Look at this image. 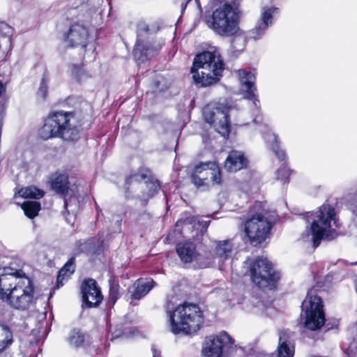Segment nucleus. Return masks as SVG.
I'll list each match as a JSON object with an SVG mask.
<instances>
[{
    "label": "nucleus",
    "instance_id": "1",
    "mask_svg": "<svg viewBox=\"0 0 357 357\" xmlns=\"http://www.w3.org/2000/svg\"><path fill=\"white\" fill-rule=\"evenodd\" d=\"M0 298L12 307L25 310L33 301L34 287L21 269L4 267L0 270Z\"/></svg>",
    "mask_w": 357,
    "mask_h": 357
},
{
    "label": "nucleus",
    "instance_id": "2",
    "mask_svg": "<svg viewBox=\"0 0 357 357\" xmlns=\"http://www.w3.org/2000/svg\"><path fill=\"white\" fill-rule=\"evenodd\" d=\"M173 309V304L168 301L166 305V311L172 333L192 335L200 328L204 319L197 305L185 302L178 305L175 310Z\"/></svg>",
    "mask_w": 357,
    "mask_h": 357
},
{
    "label": "nucleus",
    "instance_id": "3",
    "mask_svg": "<svg viewBox=\"0 0 357 357\" xmlns=\"http://www.w3.org/2000/svg\"><path fill=\"white\" fill-rule=\"evenodd\" d=\"M225 63L219 52L204 51L195 56L191 68L192 79L201 86L212 85L222 76Z\"/></svg>",
    "mask_w": 357,
    "mask_h": 357
},
{
    "label": "nucleus",
    "instance_id": "4",
    "mask_svg": "<svg viewBox=\"0 0 357 357\" xmlns=\"http://www.w3.org/2000/svg\"><path fill=\"white\" fill-rule=\"evenodd\" d=\"M74 120L75 113L73 112H52L39 129L38 136L44 140L59 137L65 141H75L79 137V130Z\"/></svg>",
    "mask_w": 357,
    "mask_h": 357
},
{
    "label": "nucleus",
    "instance_id": "5",
    "mask_svg": "<svg viewBox=\"0 0 357 357\" xmlns=\"http://www.w3.org/2000/svg\"><path fill=\"white\" fill-rule=\"evenodd\" d=\"M308 220H312L311 232L313 246L317 248L322 239L331 241L337 235L340 227L335 208L328 203H324L314 213H307Z\"/></svg>",
    "mask_w": 357,
    "mask_h": 357
},
{
    "label": "nucleus",
    "instance_id": "6",
    "mask_svg": "<svg viewBox=\"0 0 357 357\" xmlns=\"http://www.w3.org/2000/svg\"><path fill=\"white\" fill-rule=\"evenodd\" d=\"M240 10L238 7L222 5L206 16L205 22L215 33L222 37H229L239 28Z\"/></svg>",
    "mask_w": 357,
    "mask_h": 357
},
{
    "label": "nucleus",
    "instance_id": "7",
    "mask_svg": "<svg viewBox=\"0 0 357 357\" xmlns=\"http://www.w3.org/2000/svg\"><path fill=\"white\" fill-rule=\"evenodd\" d=\"M251 281L260 289H273L280 279V273L275 271L267 258L258 257L249 267Z\"/></svg>",
    "mask_w": 357,
    "mask_h": 357
},
{
    "label": "nucleus",
    "instance_id": "8",
    "mask_svg": "<svg viewBox=\"0 0 357 357\" xmlns=\"http://www.w3.org/2000/svg\"><path fill=\"white\" fill-rule=\"evenodd\" d=\"M312 291L307 292L305 299L301 305V318L303 326L310 331L319 330L326 322L323 303L321 298L312 295Z\"/></svg>",
    "mask_w": 357,
    "mask_h": 357
},
{
    "label": "nucleus",
    "instance_id": "9",
    "mask_svg": "<svg viewBox=\"0 0 357 357\" xmlns=\"http://www.w3.org/2000/svg\"><path fill=\"white\" fill-rule=\"evenodd\" d=\"M229 110V107L221 102L208 104L203 109L205 121L225 138L229 137L230 132Z\"/></svg>",
    "mask_w": 357,
    "mask_h": 357
},
{
    "label": "nucleus",
    "instance_id": "10",
    "mask_svg": "<svg viewBox=\"0 0 357 357\" xmlns=\"http://www.w3.org/2000/svg\"><path fill=\"white\" fill-rule=\"evenodd\" d=\"M271 228V223L264 217L263 212L252 215L244 223L245 236L254 246L260 245L270 236Z\"/></svg>",
    "mask_w": 357,
    "mask_h": 357
},
{
    "label": "nucleus",
    "instance_id": "11",
    "mask_svg": "<svg viewBox=\"0 0 357 357\" xmlns=\"http://www.w3.org/2000/svg\"><path fill=\"white\" fill-rule=\"evenodd\" d=\"M211 250L205 252V260L201 262V268H206L213 264H217L219 269L222 266L233 253L234 243L231 239L212 241Z\"/></svg>",
    "mask_w": 357,
    "mask_h": 357
},
{
    "label": "nucleus",
    "instance_id": "12",
    "mask_svg": "<svg viewBox=\"0 0 357 357\" xmlns=\"http://www.w3.org/2000/svg\"><path fill=\"white\" fill-rule=\"evenodd\" d=\"M234 344V340L225 331H222L206 338L202 353L205 357H222L223 352H228Z\"/></svg>",
    "mask_w": 357,
    "mask_h": 357
},
{
    "label": "nucleus",
    "instance_id": "13",
    "mask_svg": "<svg viewBox=\"0 0 357 357\" xmlns=\"http://www.w3.org/2000/svg\"><path fill=\"white\" fill-rule=\"evenodd\" d=\"M149 31V26L144 22H139L137 26V40L133 50V55L139 62H144L150 57L155 56L161 47H153L151 43L144 42L140 39L143 33Z\"/></svg>",
    "mask_w": 357,
    "mask_h": 357
},
{
    "label": "nucleus",
    "instance_id": "14",
    "mask_svg": "<svg viewBox=\"0 0 357 357\" xmlns=\"http://www.w3.org/2000/svg\"><path fill=\"white\" fill-rule=\"evenodd\" d=\"M83 305L86 307H98L103 299L100 288L95 280H84L81 285Z\"/></svg>",
    "mask_w": 357,
    "mask_h": 357
},
{
    "label": "nucleus",
    "instance_id": "15",
    "mask_svg": "<svg viewBox=\"0 0 357 357\" xmlns=\"http://www.w3.org/2000/svg\"><path fill=\"white\" fill-rule=\"evenodd\" d=\"M277 12L278 8L275 7L263 8L259 20L255 26L247 33L249 39L254 40L261 39L268 27L273 24V16Z\"/></svg>",
    "mask_w": 357,
    "mask_h": 357
},
{
    "label": "nucleus",
    "instance_id": "16",
    "mask_svg": "<svg viewBox=\"0 0 357 357\" xmlns=\"http://www.w3.org/2000/svg\"><path fill=\"white\" fill-rule=\"evenodd\" d=\"M89 38V31L82 24H73L68 33L65 36V40L70 47L81 46L86 47Z\"/></svg>",
    "mask_w": 357,
    "mask_h": 357
},
{
    "label": "nucleus",
    "instance_id": "17",
    "mask_svg": "<svg viewBox=\"0 0 357 357\" xmlns=\"http://www.w3.org/2000/svg\"><path fill=\"white\" fill-rule=\"evenodd\" d=\"M176 252L183 263L188 264L195 261L200 268L201 262L205 260V255L202 256L197 253L195 245L192 242L185 241L178 243Z\"/></svg>",
    "mask_w": 357,
    "mask_h": 357
},
{
    "label": "nucleus",
    "instance_id": "18",
    "mask_svg": "<svg viewBox=\"0 0 357 357\" xmlns=\"http://www.w3.org/2000/svg\"><path fill=\"white\" fill-rule=\"evenodd\" d=\"M238 76L241 84L245 88V98L253 101V104L258 110L259 108V100L256 94L255 76L254 74L247 72L243 69L238 70Z\"/></svg>",
    "mask_w": 357,
    "mask_h": 357
},
{
    "label": "nucleus",
    "instance_id": "19",
    "mask_svg": "<svg viewBox=\"0 0 357 357\" xmlns=\"http://www.w3.org/2000/svg\"><path fill=\"white\" fill-rule=\"evenodd\" d=\"M215 166V162H200L195 165L191 174V180L195 185L197 188L208 185L206 181L210 175L205 172H208L210 168H214Z\"/></svg>",
    "mask_w": 357,
    "mask_h": 357
},
{
    "label": "nucleus",
    "instance_id": "20",
    "mask_svg": "<svg viewBox=\"0 0 357 357\" xmlns=\"http://www.w3.org/2000/svg\"><path fill=\"white\" fill-rule=\"evenodd\" d=\"M232 37L231 40V45L229 49V54L232 57H236L240 53H241L246 45L248 40H250L247 33L243 32L238 28V31L230 36Z\"/></svg>",
    "mask_w": 357,
    "mask_h": 357
},
{
    "label": "nucleus",
    "instance_id": "21",
    "mask_svg": "<svg viewBox=\"0 0 357 357\" xmlns=\"http://www.w3.org/2000/svg\"><path fill=\"white\" fill-rule=\"evenodd\" d=\"M247 162V159L241 152L231 151L225 162V167L229 172H236L246 167Z\"/></svg>",
    "mask_w": 357,
    "mask_h": 357
},
{
    "label": "nucleus",
    "instance_id": "22",
    "mask_svg": "<svg viewBox=\"0 0 357 357\" xmlns=\"http://www.w3.org/2000/svg\"><path fill=\"white\" fill-rule=\"evenodd\" d=\"M294 351V345L289 333L285 331H281L278 347V357H293Z\"/></svg>",
    "mask_w": 357,
    "mask_h": 357
},
{
    "label": "nucleus",
    "instance_id": "23",
    "mask_svg": "<svg viewBox=\"0 0 357 357\" xmlns=\"http://www.w3.org/2000/svg\"><path fill=\"white\" fill-rule=\"evenodd\" d=\"M154 284L153 280L144 281L142 279L136 280L129 290L131 293V300L141 299L152 289Z\"/></svg>",
    "mask_w": 357,
    "mask_h": 357
},
{
    "label": "nucleus",
    "instance_id": "24",
    "mask_svg": "<svg viewBox=\"0 0 357 357\" xmlns=\"http://www.w3.org/2000/svg\"><path fill=\"white\" fill-rule=\"evenodd\" d=\"M51 186L56 193L66 195L69 189L68 175L66 173L56 172L52 175Z\"/></svg>",
    "mask_w": 357,
    "mask_h": 357
},
{
    "label": "nucleus",
    "instance_id": "25",
    "mask_svg": "<svg viewBox=\"0 0 357 357\" xmlns=\"http://www.w3.org/2000/svg\"><path fill=\"white\" fill-rule=\"evenodd\" d=\"M196 222L197 216L192 215L188 212H184L181 213V217L175 224V231L181 234L183 230L195 227Z\"/></svg>",
    "mask_w": 357,
    "mask_h": 357
},
{
    "label": "nucleus",
    "instance_id": "26",
    "mask_svg": "<svg viewBox=\"0 0 357 357\" xmlns=\"http://www.w3.org/2000/svg\"><path fill=\"white\" fill-rule=\"evenodd\" d=\"M135 332V329L129 323L121 322L116 324L112 331V340L119 337L128 338L132 335Z\"/></svg>",
    "mask_w": 357,
    "mask_h": 357
},
{
    "label": "nucleus",
    "instance_id": "27",
    "mask_svg": "<svg viewBox=\"0 0 357 357\" xmlns=\"http://www.w3.org/2000/svg\"><path fill=\"white\" fill-rule=\"evenodd\" d=\"M145 183L148 188V192L142 195V200L146 204L149 199L152 198L159 192L160 184L159 181L151 174V172H150V177L146 178Z\"/></svg>",
    "mask_w": 357,
    "mask_h": 357
},
{
    "label": "nucleus",
    "instance_id": "28",
    "mask_svg": "<svg viewBox=\"0 0 357 357\" xmlns=\"http://www.w3.org/2000/svg\"><path fill=\"white\" fill-rule=\"evenodd\" d=\"M75 258L71 257L60 269L56 279L57 288L63 286V281L67 279L75 271Z\"/></svg>",
    "mask_w": 357,
    "mask_h": 357
},
{
    "label": "nucleus",
    "instance_id": "29",
    "mask_svg": "<svg viewBox=\"0 0 357 357\" xmlns=\"http://www.w3.org/2000/svg\"><path fill=\"white\" fill-rule=\"evenodd\" d=\"M109 298H108V305L110 307H113L116 303V301L120 297L119 293V283L117 278L114 275L110 276L109 280Z\"/></svg>",
    "mask_w": 357,
    "mask_h": 357
},
{
    "label": "nucleus",
    "instance_id": "30",
    "mask_svg": "<svg viewBox=\"0 0 357 357\" xmlns=\"http://www.w3.org/2000/svg\"><path fill=\"white\" fill-rule=\"evenodd\" d=\"M263 137L267 143H271L270 145L271 149L275 153L278 158L280 160H284L286 158V154L283 150L280 149L279 148L278 137L274 133L268 131L263 136Z\"/></svg>",
    "mask_w": 357,
    "mask_h": 357
},
{
    "label": "nucleus",
    "instance_id": "31",
    "mask_svg": "<svg viewBox=\"0 0 357 357\" xmlns=\"http://www.w3.org/2000/svg\"><path fill=\"white\" fill-rule=\"evenodd\" d=\"M13 342V333L10 328L0 324V352L6 349Z\"/></svg>",
    "mask_w": 357,
    "mask_h": 357
},
{
    "label": "nucleus",
    "instance_id": "32",
    "mask_svg": "<svg viewBox=\"0 0 357 357\" xmlns=\"http://www.w3.org/2000/svg\"><path fill=\"white\" fill-rule=\"evenodd\" d=\"M18 194L23 198L40 199L44 196V191L36 186L31 185L22 188L18 191Z\"/></svg>",
    "mask_w": 357,
    "mask_h": 357
},
{
    "label": "nucleus",
    "instance_id": "33",
    "mask_svg": "<svg viewBox=\"0 0 357 357\" xmlns=\"http://www.w3.org/2000/svg\"><path fill=\"white\" fill-rule=\"evenodd\" d=\"M24 214L29 218H35L40 210V204L36 201H26L21 205Z\"/></svg>",
    "mask_w": 357,
    "mask_h": 357
},
{
    "label": "nucleus",
    "instance_id": "34",
    "mask_svg": "<svg viewBox=\"0 0 357 357\" xmlns=\"http://www.w3.org/2000/svg\"><path fill=\"white\" fill-rule=\"evenodd\" d=\"M151 171L148 169H139L138 172L131 174L126 178V189H128V186L135 182H141L150 177Z\"/></svg>",
    "mask_w": 357,
    "mask_h": 357
},
{
    "label": "nucleus",
    "instance_id": "35",
    "mask_svg": "<svg viewBox=\"0 0 357 357\" xmlns=\"http://www.w3.org/2000/svg\"><path fill=\"white\" fill-rule=\"evenodd\" d=\"M349 332L353 336V340L347 347L344 343L342 349L347 357H351L354 355V351L357 349V322L349 327Z\"/></svg>",
    "mask_w": 357,
    "mask_h": 357
},
{
    "label": "nucleus",
    "instance_id": "36",
    "mask_svg": "<svg viewBox=\"0 0 357 357\" xmlns=\"http://www.w3.org/2000/svg\"><path fill=\"white\" fill-rule=\"evenodd\" d=\"M85 340L84 335L79 330L74 329L71 331L68 337L69 344L75 347L83 346Z\"/></svg>",
    "mask_w": 357,
    "mask_h": 357
},
{
    "label": "nucleus",
    "instance_id": "37",
    "mask_svg": "<svg viewBox=\"0 0 357 357\" xmlns=\"http://www.w3.org/2000/svg\"><path fill=\"white\" fill-rule=\"evenodd\" d=\"M48 82L49 79L46 74L43 75V77L40 81L38 90L37 91V97L40 98L42 100H45L48 94Z\"/></svg>",
    "mask_w": 357,
    "mask_h": 357
},
{
    "label": "nucleus",
    "instance_id": "38",
    "mask_svg": "<svg viewBox=\"0 0 357 357\" xmlns=\"http://www.w3.org/2000/svg\"><path fill=\"white\" fill-rule=\"evenodd\" d=\"M291 170L284 164L276 172V179L282 182L283 184L289 183V178Z\"/></svg>",
    "mask_w": 357,
    "mask_h": 357
},
{
    "label": "nucleus",
    "instance_id": "39",
    "mask_svg": "<svg viewBox=\"0 0 357 357\" xmlns=\"http://www.w3.org/2000/svg\"><path fill=\"white\" fill-rule=\"evenodd\" d=\"M205 174H209L210 177L211 178V181L213 184H220L222 182V175L220 172V169L218 167L217 163L215 162V166L214 168H210L208 172H206Z\"/></svg>",
    "mask_w": 357,
    "mask_h": 357
},
{
    "label": "nucleus",
    "instance_id": "40",
    "mask_svg": "<svg viewBox=\"0 0 357 357\" xmlns=\"http://www.w3.org/2000/svg\"><path fill=\"white\" fill-rule=\"evenodd\" d=\"M72 73L74 77L79 82L83 81L87 77L84 69L82 67H79L75 65L73 66Z\"/></svg>",
    "mask_w": 357,
    "mask_h": 357
},
{
    "label": "nucleus",
    "instance_id": "41",
    "mask_svg": "<svg viewBox=\"0 0 357 357\" xmlns=\"http://www.w3.org/2000/svg\"><path fill=\"white\" fill-rule=\"evenodd\" d=\"M214 3H224L223 5H228L229 6L238 7L241 0H213Z\"/></svg>",
    "mask_w": 357,
    "mask_h": 357
},
{
    "label": "nucleus",
    "instance_id": "42",
    "mask_svg": "<svg viewBox=\"0 0 357 357\" xmlns=\"http://www.w3.org/2000/svg\"><path fill=\"white\" fill-rule=\"evenodd\" d=\"M348 207L351 213L357 217V198L351 197L348 201Z\"/></svg>",
    "mask_w": 357,
    "mask_h": 357
},
{
    "label": "nucleus",
    "instance_id": "43",
    "mask_svg": "<svg viewBox=\"0 0 357 357\" xmlns=\"http://www.w3.org/2000/svg\"><path fill=\"white\" fill-rule=\"evenodd\" d=\"M210 220H202L199 216H197L196 225L201 227L202 231H206L210 225Z\"/></svg>",
    "mask_w": 357,
    "mask_h": 357
},
{
    "label": "nucleus",
    "instance_id": "44",
    "mask_svg": "<svg viewBox=\"0 0 357 357\" xmlns=\"http://www.w3.org/2000/svg\"><path fill=\"white\" fill-rule=\"evenodd\" d=\"M192 0H183V1L181 3V13H183L185 9L187 7V5ZM195 2L199 10V11H202V6L199 0H195Z\"/></svg>",
    "mask_w": 357,
    "mask_h": 357
},
{
    "label": "nucleus",
    "instance_id": "45",
    "mask_svg": "<svg viewBox=\"0 0 357 357\" xmlns=\"http://www.w3.org/2000/svg\"><path fill=\"white\" fill-rule=\"evenodd\" d=\"M151 350L153 352V357H160L161 356L160 351L157 350L156 348L155 347V346L153 345L151 347Z\"/></svg>",
    "mask_w": 357,
    "mask_h": 357
},
{
    "label": "nucleus",
    "instance_id": "46",
    "mask_svg": "<svg viewBox=\"0 0 357 357\" xmlns=\"http://www.w3.org/2000/svg\"><path fill=\"white\" fill-rule=\"evenodd\" d=\"M71 202H72L71 199L68 201L66 198L64 199V207H65L66 213H70L69 211L68 210V207L70 206Z\"/></svg>",
    "mask_w": 357,
    "mask_h": 357
},
{
    "label": "nucleus",
    "instance_id": "47",
    "mask_svg": "<svg viewBox=\"0 0 357 357\" xmlns=\"http://www.w3.org/2000/svg\"><path fill=\"white\" fill-rule=\"evenodd\" d=\"M347 264L345 263L344 261L343 260H338L335 264V266H337L338 267H342V266H346Z\"/></svg>",
    "mask_w": 357,
    "mask_h": 357
},
{
    "label": "nucleus",
    "instance_id": "48",
    "mask_svg": "<svg viewBox=\"0 0 357 357\" xmlns=\"http://www.w3.org/2000/svg\"><path fill=\"white\" fill-rule=\"evenodd\" d=\"M253 121L255 123H259L261 121V118L260 116H257L255 117Z\"/></svg>",
    "mask_w": 357,
    "mask_h": 357
},
{
    "label": "nucleus",
    "instance_id": "49",
    "mask_svg": "<svg viewBox=\"0 0 357 357\" xmlns=\"http://www.w3.org/2000/svg\"><path fill=\"white\" fill-rule=\"evenodd\" d=\"M3 89V86L2 83L0 82V96L2 93Z\"/></svg>",
    "mask_w": 357,
    "mask_h": 357
},
{
    "label": "nucleus",
    "instance_id": "50",
    "mask_svg": "<svg viewBox=\"0 0 357 357\" xmlns=\"http://www.w3.org/2000/svg\"><path fill=\"white\" fill-rule=\"evenodd\" d=\"M350 265H352V266H357V261H354V262H352L350 264Z\"/></svg>",
    "mask_w": 357,
    "mask_h": 357
},
{
    "label": "nucleus",
    "instance_id": "51",
    "mask_svg": "<svg viewBox=\"0 0 357 357\" xmlns=\"http://www.w3.org/2000/svg\"><path fill=\"white\" fill-rule=\"evenodd\" d=\"M246 357H257V356L254 355V354H250V355H248Z\"/></svg>",
    "mask_w": 357,
    "mask_h": 357
},
{
    "label": "nucleus",
    "instance_id": "52",
    "mask_svg": "<svg viewBox=\"0 0 357 357\" xmlns=\"http://www.w3.org/2000/svg\"><path fill=\"white\" fill-rule=\"evenodd\" d=\"M257 206H261V202H256L255 203V207H257Z\"/></svg>",
    "mask_w": 357,
    "mask_h": 357
},
{
    "label": "nucleus",
    "instance_id": "53",
    "mask_svg": "<svg viewBox=\"0 0 357 357\" xmlns=\"http://www.w3.org/2000/svg\"><path fill=\"white\" fill-rule=\"evenodd\" d=\"M91 240H88V241L86 242V243H89V244H90V243H91Z\"/></svg>",
    "mask_w": 357,
    "mask_h": 357
},
{
    "label": "nucleus",
    "instance_id": "54",
    "mask_svg": "<svg viewBox=\"0 0 357 357\" xmlns=\"http://www.w3.org/2000/svg\"><path fill=\"white\" fill-rule=\"evenodd\" d=\"M169 238H170V234H169V235L167 236V237L166 238V239H167V240H169Z\"/></svg>",
    "mask_w": 357,
    "mask_h": 357
},
{
    "label": "nucleus",
    "instance_id": "55",
    "mask_svg": "<svg viewBox=\"0 0 357 357\" xmlns=\"http://www.w3.org/2000/svg\"><path fill=\"white\" fill-rule=\"evenodd\" d=\"M100 4V0H98V5Z\"/></svg>",
    "mask_w": 357,
    "mask_h": 357
}]
</instances>
